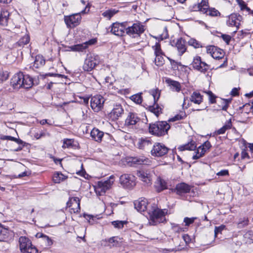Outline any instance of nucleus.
Listing matches in <instances>:
<instances>
[{"mask_svg": "<svg viewBox=\"0 0 253 253\" xmlns=\"http://www.w3.org/2000/svg\"><path fill=\"white\" fill-rule=\"evenodd\" d=\"M148 205V200L145 198H140L134 203V207L137 211L142 212L147 211L150 224L155 225L166 220L167 210L159 209L155 204L149 207H147Z\"/></svg>", "mask_w": 253, "mask_h": 253, "instance_id": "nucleus-1", "label": "nucleus"}, {"mask_svg": "<svg viewBox=\"0 0 253 253\" xmlns=\"http://www.w3.org/2000/svg\"><path fill=\"white\" fill-rule=\"evenodd\" d=\"M11 86L15 89L21 87L29 88L33 84V79L28 75H24L21 72L15 74L10 82Z\"/></svg>", "mask_w": 253, "mask_h": 253, "instance_id": "nucleus-2", "label": "nucleus"}, {"mask_svg": "<svg viewBox=\"0 0 253 253\" xmlns=\"http://www.w3.org/2000/svg\"><path fill=\"white\" fill-rule=\"evenodd\" d=\"M88 5L87 4L80 12L64 16V21L68 28H74L79 25L82 19L81 14H85L89 11Z\"/></svg>", "mask_w": 253, "mask_h": 253, "instance_id": "nucleus-3", "label": "nucleus"}, {"mask_svg": "<svg viewBox=\"0 0 253 253\" xmlns=\"http://www.w3.org/2000/svg\"><path fill=\"white\" fill-rule=\"evenodd\" d=\"M170 126L167 122L162 121L150 125L149 129L152 134L161 136L166 134Z\"/></svg>", "mask_w": 253, "mask_h": 253, "instance_id": "nucleus-4", "label": "nucleus"}, {"mask_svg": "<svg viewBox=\"0 0 253 253\" xmlns=\"http://www.w3.org/2000/svg\"><path fill=\"white\" fill-rule=\"evenodd\" d=\"M115 181V176L111 175L109 178L104 181H100L96 185L94 186V189L96 194L101 195L109 190Z\"/></svg>", "mask_w": 253, "mask_h": 253, "instance_id": "nucleus-5", "label": "nucleus"}, {"mask_svg": "<svg viewBox=\"0 0 253 253\" xmlns=\"http://www.w3.org/2000/svg\"><path fill=\"white\" fill-rule=\"evenodd\" d=\"M100 62V58L98 55L89 53L84 60L83 68L84 71H91Z\"/></svg>", "mask_w": 253, "mask_h": 253, "instance_id": "nucleus-6", "label": "nucleus"}, {"mask_svg": "<svg viewBox=\"0 0 253 253\" xmlns=\"http://www.w3.org/2000/svg\"><path fill=\"white\" fill-rule=\"evenodd\" d=\"M19 247L22 253H37V248L34 246L31 241L25 237H20L19 239Z\"/></svg>", "mask_w": 253, "mask_h": 253, "instance_id": "nucleus-7", "label": "nucleus"}, {"mask_svg": "<svg viewBox=\"0 0 253 253\" xmlns=\"http://www.w3.org/2000/svg\"><path fill=\"white\" fill-rule=\"evenodd\" d=\"M145 31L144 26L140 22L134 23L126 29V33L130 37L135 38L139 36Z\"/></svg>", "mask_w": 253, "mask_h": 253, "instance_id": "nucleus-8", "label": "nucleus"}, {"mask_svg": "<svg viewBox=\"0 0 253 253\" xmlns=\"http://www.w3.org/2000/svg\"><path fill=\"white\" fill-rule=\"evenodd\" d=\"M120 183L124 188H131L136 184L135 177L130 174H123L120 177Z\"/></svg>", "mask_w": 253, "mask_h": 253, "instance_id": "nucleus-9", "label": "nucleus"}, {"mask_svg": "<svg viewBox=\"0 0 253 253\" xmlns=\"http://www.w3.org/2000/svg\"><path fill=\"white\" fill-rule=\"evenodd\" d=\"M191 65L195 70L202 73H205L210 68V66L202 61L201 57L198 55L194 57Z\"/></svg>", "mask_w": 253, "mask_h": 253, "instance_id": "nucleus-10", "label": "nucleus"}, {"mask_svg": "<svg viewBox=\"0 0 253 253\" xmlns=\"http://www.w3.org/2000/svg\"><path fill=\"white\" fill-rule=\"evenodd\" d=\"M169 149L164 144L161 143H156L153 145L151 150V155L154 157H162L168 152Z\"/></svg>", "mask_w": 253, "mask_h": 253, "instance_id": "nucleus-11", "label": "nucleus"}, {"mask_svg": "<svg viewBox=\"0 0 253 253\" xmlns=\"http://www.w3.org/2000/svg\"><path fill=\"white\" fill-rule=\"evenodd\" d=\"M104 102L105 99L101 95H97L91 97L90 106L94 112H98L103 108Z\"/></svg>", "mask_w": 253, "mask_h": 253, "instance_id": "nucleus-12", "label": "nucleus"}, {"mask_svg": "<svg viewBox=\"0 0 253 253\" xmlns=\"http://www.w3.org/2000/svg\"><path fill=\"white\" fill-rule=\"evenodd\" d=\"M124 112V109L121 104L114 103L111 111L109 114V117L112 120H117L122 116Z\"/></svg>", "mask_w": 253, "mask_h": 253, "instance_id": "nucleus-13", "label": "nucleus"}, {"mask_svg": "<svg viewBox=\"0 0 253 253\" xmlns=\"http://www.w3.org/2000/svg\"><path fill=\"white\" fill-rule=\"evenodd\" d=\"M207 53L210 54L212 57L215 59H220L224 58V52L221 49L213 46L210 45L206 47Z\"/></svg>", "mask_w": 253, "mask_h": 253, "instance_id": "nucleus-14", "label": "nucleus"}, {"mask_svg": "<svg viewBox=\"0 0 253 253\" xmlns=\"http://www.w3.org/2000/svg\"><path fill=\"white\" fill-rule=\"evenodd\" d=\"M242 19V17L236 13H233L228 17L226 21V24L228 26L236 27V31L238 30L240 25V22Z\"/></svg>", "mask_w": 253, "mask_h": 253, "instance_id": "nucleus-15", "label": "nucleus"}, {"mask_svg": "<svg viewBox=\"0 0 253 253\" xmlns=\"http://www.w3.org/2000/svg\"><path fill=\"white\" fill-rule=\"evenodd\" d=\"M126 23L116 22L111 26V32L118 36H123L126 32Z\"/></svg>", "mask_w": 253, "mask_h": 253, "instance_id": "nucleus-16", "label": "nucleus"}, {"mask_svg": "<svg viewBox=\"0 0 253 253\" xmlns=\"http://www.w3.org/2000/svg\"><path fill=\"white\" fill-rule=\"evenodd\" d=\"M67 206L70 212L72 213H78L80 211V200L78 197L70 198L67 203Z\"/></svg>", "mask_w": 253, "mask_h": 253, "instance_id": "nucleus-17", "label": "nucleus"}, {"mask_svg": "<svg viewBox=\"0 0 253 253\" xmlns=\"http://www.w3.org/2000/svg\"><path fill=\"white\" fill-rule=\"evenodd\" d=\"M211 147V143L207 141L203 145L200 146L197 149L195 154L193 155L192 159L197 160L203 157L206 152Z\"/></svg>", "mask_w": 253, "mask_h": 253, "instance_id": "nucleus-18", "label": "nucleus"}, {"mask_svg": "<svg viewBox=\"0 0 253 253\" xmlns=\"http://www.w3.org/2000/svg\"><path fill=\"white\" fill-rule=\"evenodd\" d=\"M96 42V39H93L83 43L69 46V48L70 50L74 51H83L84 50L87 48L88 45L94 44Z\"/></svg>", "mask_w": 253, "mask_h": 253, "instance_id": "nucleus-19", "label": "nucleus"}, {"mask_svg": "<svg viewBox=\"0 0 253 253\" xmlns=\"http://www.w3.org/2000/svg\"><path fill=\"white\" fill-rule=\"evenodd\" d=\"M137 176L145 184H150L151 183V175L148 171L143 170H139L137 172Z\"/></svg>", "mask_w": 253, "mask_h": 253, "instance_id": "nucleus-20", "label": "nucleus"}, {"mask_svg": "<svg viewBox=\"0 0 253 253\" xmlns=\"http://www.w3.org/2000/svg\"><path fill=\"white\" fill-rule=\"evenodd\" d=\"M139 118L137 117V115L130 113L125 121V125L127 126H133L135 125L139 121Z\"/></svg>", "mask_w": 253, "mask_h": 253, "instance_id": "nucleus-21", "label": "nucleus"}, {"mask_svg": "<svg viewBox=\"0 0 253 253\" xmlns=\"http://www.w3.org/2000/svg\"><path fill=\"white\" fill-rule=\"evenodd\" d=\"M155 187L157 191L160 192L168 188L167 182L165 179L159 177L155 182Z\"/></svg>", "mask_w": 253, "mask_h": 253, "instance_id": "nucleus-22", "label": "nucleus"}, {"mask_svg": "<svg viewBox=\"0 0 253 253\" xmlns=\"http://www.w3.org/2000/svg\"><path fill=\"white\" fill-rule=\"evenodd\" d=\"M175 190L178 195H181L189 192L190 187L187 184L181 183L176 185Z\"/></svg>", "mask_w": 253, "mask_h": 253, "instance_id": "nucleus-23", "label": "nucleus"}, {"mask_svg": "<svg viewBox=\"0 0 253 253\" xmlns=\"http://www.w3.org/2000/svg\"><path fill=\"white\" fill-rule=\"evenodd\" d=\"M175 47L178 50L179 55L181 56L186 50L185 41L182 38L177 39L175 43Z\"/></svg>", "mask_w": 253, "mask_h": 253, "instance_id": "nucleus-24", "label": "nucleus"}, {"mask_svg": "<svg viewBox=\"0 0 253 253\" xmlns=\"http://www.w3.org/2000/svg\"><path fill=\"white\" fill-rule=\"evenodd\" d=\"M166 83L169 84L172 91L178 92L181 90V86L179 82L171 79H168L166 80Z\"/></svg>", "mask_w": 253, "mask_h": 253, "instance_id": "nucleus-25", "label": "nucleus"}, {"mask_svg": "<svg viewBox=\"0 0 253 253\" xmlns=\"http://www.w3.org/2000/svg\"><path fill=\"white\" fill-rule=\"evenodd\" d=\"M131 162L134 164L147 165H150L151 163L150 160L148 158H145L144 156L132 158Z\"/></svg>", "mask_w": 253, "mask_h": 253, "instance_id": "nucleus-26", "label": "nucleus"}, {"mask_svg": "<svg viewBox=\"0 0 253 253\" xmlns=\"http://www.w3.org/2000/svg\"><path fill=\"white\" fill-rule=\"evenodd\" d=\"M103 135V132L96 128L92 129L90 132V136L92 138L97 142H100L102 140Z\"/></svg>", "mask_w": 253, "mask_h": 253, "instance_id": "nucleus-27", "label": "nucleus"}, {"mask_svg": "<svg viewBox=\"0 0 253 253\" xmlns=\"http://www.w3.org/2000/svg\"><path fill=\"white\" fill-rule=\"evenodd\" d=\"M79 144L77 142L75 141L73 139H64L63 142L62 148H71L77 147Z\"/></svg>", "mask_w": 253, "mask_h": 253, "instance_id": "nucleus-28", "label": "nucleus"}, {"mask_svg": "<svg viewBox=\"0 0 253 253\" xmlns=\"http://www.w3.org/2000/svg\"><path fill=\"white\" fill-rule=\"evenodd\" d=\"M9 12L6 10L1 11L0 14V25L3 26H6L9 19Z\"/></svg>", "mask_w": 253, "mask_h": 253, "instance_id": "nucleus-29", "label": "nucleus"}, {"mask_svg": "<svg viewBox=\"0 0 253 253\" xmlns=\"http://www.w3.org/2000/svg\"><path fill=\"white\" fill-rule=\"evenodd\" d=\"M231 101V99H220V100L218 101V106L219 107V109H217L218 110H223V111H227L229 105Z\"/></svg>", "mask_w": 253, "mask_h": 253, "instance_id": "nucleus-30", "label": "nucleus"}, {"mask_svg": "<svg viewBox=\"0 0 253 253\" xmlns=\"http://www.w3.org/2000/svg\"><path fill=\"white\" fill-rule=\"evenodd\" d=\"M196 147V143L194 141H191L187 144L180 145L178 147V149L182 151L184 150H194Z\"/></svg>", "mask_w": 253, "mask_h": 253, "instance_id": "nucleus-31", "label": "nucleus"}, {"mask_svg": "<svg viewBox=\"0 0 253 253\" xmlns=\"http://www.w3.org/2000/svg\"><path fill=\"white\" fill-rule=\"evenodd\" d=\"M147 108L150 112L153 113L157 117L159 115L161 111V108L158 106V104H156V103H153V102L147 105Z\"/></svg>", "mask_w": 253, "mask_h": 253, "instance_id": "nucleus-32", "label": "nucleus"}, {"mask_svg": "<svg viewBox=\"0 0 253 253\" xmlns=\"http://www.w3.org/2000/svg\"><path fill=\"white\" fill-rule=\"evenodd\" d=\"M45 64V59L41 55H38L36 56L33 67L35 68H40L43 66Z\"/></svg>", "mask_w": 253, "mask_h": 253, "instance_id": "nucleus-33", "label": "nucleus"}, {"mask_svg": "<svg viewBox=\"0 0 253 253\" xmlns=\"http://www.w3.org/2000/svg\"><path fill=\"white\" fill-rule=\"evenodd\" d=\"M190 101L196 104H200L203 101L202 96L197 92H194L190 96Z\"/></svg>", "mask_w": 253, "mask_h": 253, "instance_id": "nucleus-34", "label": "nucleus"}, {"mask_svg": "<svg viewBox=\"0 0 253 253\" xmlns=\"http://www.w3.org/2000/svg\"><path fill=\"white\" fill-rule=\"evenodd\" d=\"M150 98L152 100V102L156 103L159 99L160 96V91L157 89H153L149 91Z\"/></svg>", "mask_w": 253, "mask_h": 253, "instance_id": "nucleus-35", "label": "nucleus"}, {"mask_svg": "<svg viewBox=\"0 0 253 253\" xmlns=\"http://www.w3.org/2000/svg\"><path fill=\"white\" fill-rule=\"evenodd\" d=\"M208 8V0H202L201 2L198 3L197 5L198 10L204 13H207Z\"/></svg>", "mask_w": 253, "mask_h": 253, "instance_id": "nucleus-36", "label": "nucleus"}, {"mask_svg": "<svg viewBox=\"0 0 253 253\" xmlns=\"http://www.w3.org/2000/svg\"><path fill=\"white\" fill-rule=\"evenodd\" d=\"M152 144L151 141L148 138H141L138 143V146L140 149H145Z\"/></svg>", "mask_w": 253, "mask_h": 253, "instance_id": "nucleus-37", "label": "nucleus"}, {"mask_svg": "<svg viewBox=\"0 0 253 253\" xmlns=\"http://www.w3.org/2000/svg\"><path fill=\"white\" fill-rule=\"evenodd\" d=\"M66 176L60 172H57L54 174L53 176V181L56 183H59L66 179Z\"/></svg>", "mask_w": 253, "mask_h": 253, "instance_id": "nucleus-38", "label": "nucleus"}, {"mask_svg": "<svg viewBox=\"0 0 253 253\" xmlns=\"http://www.w3.org/2000/svg\"><path fill=\"white\" fill-rule=\"evenodd\" d=\"M231 126V121H229L228 122L225 123V124L221 128L217 130V134H224L227 130L230 129Z\"/></svg>", "mask_w": 253, "mask_h": 253, "instance_id": "nucleus-39", "label": "nucleus"}, {"mask_svg": "<svg viewBox=\"0 0 253 253\" xmlns=\"http://www.w3.org/2000/svg\"><path fill=\"white\" fill-rule=\"evenodd\" d=\"M8 230L7 228L0 224V241L6 239L8 237Z\"/></svg>", "mask_w": 253, "mask_h": 253, "instance_id": "nucleus-40", "label": "nucleus"}, {"mask_svg": "<svg viewBox=\"0 0 253 253\" xmlns=\"http://www.w3.org/2000/svg\"><path fill=\"white\" fill-rule=\"evenodd\" d=\"M249 220L246 217L240 218L239 221L237 223L238 228H242L248 225Z\"/></svg>", "mask_w": 253, "mask_h": 253, "instance_id": "nucleus-41", "label": "nucleus"}, {"mask_svg": "<svg viewBox=\"0 0 253 253\" xmlns=\"http://www.w3.org/2000/svg\"><path fill=\"white\" fill-rule=\"evenodd\" d=\"M163 54L155 55V64L157 66H162L165 63Z\"/></svg>", "mask_w": 253, "mask_h": 253, "instance_id": "nucleus-42", "label": "nucleus"}, {"mask_svg": "<svg viewBox=\"0 0 253 253\" xmlns=\"http://www.w3.org/2000/svg\"><path fill=\"white\" fill-rule=\"evenodd\" d=\"M37 237L42 238L47 246H50L52 244V240L46 235L42 233H38L37 234Z\"/></svg>", "mask_w": 253, "mask_h": 253, "instance_id": "nucleus-43", "label": "nucleus"}, {"mask_svg": "<svg viewBox=\"0 0 253 253\" xmlns=\"http://www.w3.org/2000/svg\"><path fill=\"white\" fill-rule=\"evenodd\" d=\"M118 12V10L115 9H109L104 11L102 13V15L109 19H110L116 13Z\"/></svg>", "mask_w": 253, "mask_h": 253, "instance_id": "nucleus-44", "label": "nucleus"}, {"mask_svg": "<svg viewBox=\"0 0 253 253\" xmlns=\"http://www.w3.org/2000/svg\"><path fill=\"white\" fill-rule=\"evenodd\" d=\"M152 48L154 51L155 55L163 54L160 44L159 42H156V44L152 46Z\"/></svg>", "mask_w": 253, "mask_h": 253, "instance_id": "nucleus-45", "label": "nucleus"}, {"mask_svg": "<svg viewBox=\"0 0 253 253\" xmlns=\"http://www.w3.org/2000/svg\"><path fill=\"white\" fill-rule=\"evenodd\" d=\"M30 41V37L28 35H26L22 38H21L18 42V44L20 46H23L29 43Z\"/></svg>", "mask_w": 253, "mask_h": 253, "instance_id": "nucleus-46", "label": "nucleus"}, {"mask_svg": "<svg viewBox=\"0 0 253 253\" xmlns=\"http://www.w3.org/2000/svg\"><path fill=\"white\" fill-rule=\"evenodd\" d=\"M131 99L134 102L137 104H140L142 102V98L141 96V93H138L132 95Z\"/></svg>", "mask_w": 253, "mask_h": 253, "instance_id": "nucleus-47", "label": "nucleus"}, {"mask_svg": "<svg viewBox=\"0 0 253 253\" xmlns=\"http://www.w3.org/2000/svg\"><path fill=\"white\" fill-rule=\"evenodd\" d=\"M126 222L123 221H114L112 222V224L116 228L121 229L123 228L124 224Z\"/></svg>", "mask_w": 253, "mask_h": 253, "instance_id": "nucleus-48", "label": "nucleus"}, {"mask_svg": "<svg viewBox=\"0 0 253 253\" xmlns=\"http://www.w3.org/2000/svg\"><path fill=\"white\" fill-rule=\"evenodd\" d=\"M207 14L211 16H217L220 15V12L215 8H208Z\"/></svg>", "mask_w": 253, "mask_h": 253, "instance_id": "nucleus-49", "label": "nucleus"}, {"mask_svg": "<svg viewBox=\"0 0 253 253\" xmlns=\"http://www.w3.org/2000/svg\"><path fill=\"white\" fill-rule=\"evenodd\" d=\"M236 1L240 6L241 10L246 9L248 11H250V8L247 6L246 2L243 0H236Z\"/></svg>", "mask_w": 253, "mask_h": 253, "instance_id": "nucleus-50", "label": "nucleus"}, {"mask_svg": "<svg viewBox=\"0 0 253 253\" xmlns=\"http://www.w3.org/2000/svg\"><path fill=\"white\" fill-rule=\"evenodd\" d=\"M188 43L190 45L193 46L195 48H199L201 46L200 43L194 39H191L188 41Z\"/></svg>", "mask_w": 253, "mask_h": 253, "instance_id": "nucleus-51", "label": "nucleus"}, {"mask_svg": "<svg viewBox=\"0 0 253 253\" xmlns=\"http://www.w3.org/2000/svg\"><path fill=\"white\" fill-rule=\"evenodd\" d=\"M109 246H117L118 244L117 238L115 237L110 238L108 240Z\"/></svg>", "mask_w": 253, "mask_h": 253, "instance_id": "nucleus-52", "label": "nucleus"}, {"mask_svg": "<svg viewBox=\"0 0 253 253\" xmlns=\"http://www.w3.org/2000/svg\"><path fill=\"white\" fill-rule=\"evenodd\" d=\"M195 219V217H185L184 218V222L185 223V226H189L190 224H192L194 222Z\"/></svg>", "mask_w": 253, "mask_h": 253, "instance_id": "nucleus-53", "label": "nucleus"}, {"mask_svg": "<svg viewBox=\"0 0 253 253\" xmlns=\"http://www.w3.org/2000/svg\"><path fill=\"white\" fill-rule=\"evenodd\" d=\"M207 93L209 96L210 102L211 103H215L216 96L212 93V92L209 91L207 92Z\"/></svg>", "mask_w": 253, "mask_h": 253, "instance_id": "nucleus-54", "label": "nucleus"}, {"mask_svg": "<svg viewBox=\"0 0 253 253\" xmlns=\"http://www.w3.org/2000/svg\"><path fill=\"white\" fill-rule=\"evenodd\" d=\"M225 226L222 225L218 227H215L214 229V236L216 237L218 233H220L224 228Z\"/></svg>", "mask_w": 253, "mask_h": 253, "instance_id": "nucleus-55", "label": "nucleus"}, {"mask_svg": "<svg viewBox=\"0 0 253 253\" xmlns=\"http://www.w3.org/2000/svg\"><path fill=\"white\" fill-rule=\"evenodd\" d=\"M184 116H185L184 114L183 115H179V114L176 115L174 117L169 119V122H174V121H178V120H181V119H182L183 118Z\"/></svg>", "mask_w": 253, "mask_h": 253, "instance_id": "nucleus-56", "label": "nucleus"}, {"mask_svg": "<svg viewBox=\"0 0 253 253\" xmlns=\"http://www.w3.org/2000/svg\"><path fill=\"white\" fill-rule=\"evenodd\" d=\"M221 37H222L223 40L227 44H229V42H230L231 39V36H229V35H228L223 34V35H221Z\"/></svg>", "mask_w": 253, "mask_h": 253, "instance_id": "nucleus-57", "label": "nucleus"}, {"mask_svg": "<svg viewBox=\"0 0 253 253\" xmlns=\"http://www.w3.org/2000/svg\"><path fill=\"white\" fill-rule=\"evenodd\" d=\"M182 237L186 244H187L191 242V239L188 234H184Z\"/></svg>", "mask_w": 253, "mask_h": 253, "instance_id": "nucleus-58", "label": "nucleus"}, {"mask_svg": "<svg viewBox=\"0 0 253 253\" xmlns=\"http://www.w3.org/2000/svg\"><path fill=\"white\" fill-rule=\"evenodd\" d=\"M247 107H249L250 108V110H253V102H252V104H251L250 103H246L244 105H243V106L242 107H240L239 108V109L240 110H241L243 108H244V109H245V108H246Z\"/></svg>", "mask_w": 253, "mask_h": 253, "instance_id": "nucleus-59", "label": "nucleus"}, {"mask_svg": "<svg viewBox=\"0 0 253 253\" xmlns=\"http://www.w3.org/2000/svg\"><path fill=\"white\" fill-rule=\"evenodd\" d=\"M217 175L218 176H225L228 175L229 174V172L228 170H222L216 173Z\"/></svg>", "mask_w": 253, "mask_h": 253, "instance_id": "nucleus-60", "label": "nucleus"}, {"mask_svg": "<svg viewBox=\"0 0 253 253\" xmlns=\"http://www.w3.org/2000/svg\"><path fill=\"white\" fill-rule=\"evenodd\" d=\"M173 230L177 232H181L184 231L183 228L180 227L178 226H175L173 227Z\"/></svg>", "mask_w": 253, "mask_h": 253, "instance_id": "nucleus-61", "label": "nucleus"}, {"mask_svg": "<svg viewBox=\"0 0 253 253\" xmlns=\"http://www.w3.org/2000/svg\"><path fill=\"white\" fill-rule=\"evenodd\" d=\"M168 59L169 60V61H170V64L172 65V66H174L175 64H176V65H181V64L180 62H176L175 61V60H172L171 59H170V58L169 57H168Z\"/></svg>", "mask_w": 253, "mask_h": 253, "instance_id": "nucleus-62", "label": "nucleus"}, {"mask_svg": "<svg viewBox=\"0 0 253 253\" xmlns=\"http://www.w3.org/2000/svg\"><path fill=\"white\" fill-rule=\"evenodd\" d=\"M238 94V89L237 88H234L231 91V95L235 96Z\"/></svg>", "mask_w": 253, "mask_h": 253, "instance_id": "nucleus-63", "label": "nucleus"}, {"mask_svg": "<svg viewBox=\"0 0 253 253\" xmlns=\"http://www.w3.org/2000/svg\"><path fill=\"white\" fill-rule=\"evenodd\" d=\"M77 174L81 175L84 178H85V175H86V172L84 170H80L77 172Z\"/></svg>", "mask_w": 253, "mask_h": 253, "instance_id": "nucleus-64", "label": "nucleus"}]
</instances>
